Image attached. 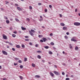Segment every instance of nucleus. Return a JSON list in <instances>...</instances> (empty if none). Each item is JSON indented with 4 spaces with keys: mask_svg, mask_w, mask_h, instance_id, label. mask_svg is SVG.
I'll use <instances>...</instances> for the list:
<instances>
[{
    "mask_svg": "<svg viewBox=\"0 0 80 80\" xmlns=\"http://www.w3.org/2000/svg\"><path fill=\"white\" fill-rule=\"evenodd\" d=\"M29 32L30 35H31V36H33V35H34V34L33 33H35V31L33 29H31V31H29Z\"/></svg>",
    "mask_w": 80,
    "mask_h": 80,
    "instance_id": "1",
    "label": "nucleus"
},
{
    "mask_svg": "<svg viewBox=\"0 0 80 80\" xmlns=\"http://www.w3.org/2000/svg\"><path fill=\"white\" fill-rule=\"evenodd\" d=\"M76 39H77V37H73L71 39V41L72 42H77V40Z\"/></svg>",
    "mask_w": 80,
    "mask_h": 80,
    "instance_id": "2",
    "label": "nucleus"
},
{
    "mask_svg": "<svg viewBox=\"0 0 80 80\" xmlns=\"http://www.w3.org/2000/svg\"><path fill=\"white\" fill-rule=\"evenodd\" d=\"M74 25H76V26H79V25H80V23L78 22H75L74 23Z\"/></svg>",
    "mask_w": 80,
    "mask_h": 80,
    "instance_id": "3",
    "label": "nucleus"
},
{
    "mask_svg": "<svg viewBox=\"0 0 80 80\" xmlns=\"http://www.w3.org/2000/svg\"><path fill=\"white\" fill-rule=\"evenodd\" d=\"M54 73L55 75H60V74L59 73V72L56 71H54Z\"/></svg>",
    "mask_w": 80,
    "mask_h": 80,
    "instance_id": "4",
    "label": "nucleus"
},
{
    "mask_svg": "<svg viewBox=\"0 0 80 80\" xmlns=\"http://www.w3.org/2000/svg\"><path fill=\"white\" fill-rule=\"evenodd\" d=\"M2 53H3V54L4 55H8V53H7V52L5 51H2Z\"/></svg>",
    "mask_w": 80,
    "mask_h": 80,
    "instance_id": "5",
    "label": "nucleus"
},
{
    "mask_svg": "<svg viewBox=\"0 0 80 80\" xmlns=\"http://www.w3.org/2000/svg\"><path fill=\"white\" fill-rule=\"evenodd\" d=\"M3 38H4V39H5V40H7V37L5 35H3Z\"/></svg>",
    "mask_w": 80,
    "mask_h": 80,
    "instance_id": "6",
    "label": "nucleus"
},
{
    "mask_svg": "<svg viewBox=\"0 0 80 80\" xmlns=\"http://www.w3.org/2000/svg\"><path fill=\"white\" fill-rule=\"evenodd\" d=\"M42 39L43 42H46V41L47 40V39H46L45 38H43Z\"/></svg>",
    "mask_w": 80,
    "mask_h": 80,
    "instance_id": "7",
    "label": "nucleus"
},
{
    "mask_svg": "<svg viewBox=\"0 0 80 80\" xmlns=\"http://www.w3.org/2000/svg\"><path fill=\"white\" fill-rule=\"evenodd\" d=\"M50 75H51V76H52V77H53L54 76V74H53V73L50 72Z\"/></svg>",
    "mask_w": 80,
    "mask_h": 80,
    "instance_id": "8",
    "label": "nucleus"
},
{
    "mask_svg": "<svg viewBox=\"0 0 80 80\" xmlns=\"http://www.w3.org/2000/svg\"><path fill=\"white\" fill-rule=\"evenodd\" d=\"M63 29L64 30H67V27H64L63 28Z\"/></svg>",
    "mask_w": 80,
    "mask_h": 80,
    "instance_id": "9",
    "label": "nucleus"
},
{
    "mask_svg": "<svg viewBox=\"0 0 80 80\" xmlns=\"http://www.w3.org/2000/svg\"><path fill=\"white\" fill-rule=\"evenodd\" d=\"M16 47L17 48H20V45H16Z\"/></svg>",
    "mask_w": 80,
    "mask_h": 80,
    "instance_id": "10",
    "label": "nucleus"
},
{
    "mask_svg": "<svg viewBox=\"0 0 80 80\" xmlns=\"http://www.w3.org/2000/svg\"><path fill=\"white\" fill-rule=\"evenodd\" d=\"M60 25L61 26H62L63 27V26H65V24H64V23H61Z\"/></svg>",
    "mask_w": 80,
    "mask_h": 80,
    "instance_id": "11",
    "label": "nucleus"
},
{
    "mask_svg": "<svg viewBox=\"0 0 80 80\" xmlns=\"http://www.w3.org/2000/svg\"><path fill=\"white\" fill-rule=\"evenodd\" d=\"M17 9H18L19 11H20V10H21V8L19 7H17Z\"/></svg>",
    "mask_w": 80,
    "mask_h": 80,
    "instance_id": "12",
    "label": "nucleus"
},
{
    "mask_svg": "<svg viewBox=\"0 0 80 80\" xmlns=\"http://www.w3.org/2000/svg\"><path fill=\"white\" fill-rule=\"evenodd\" d=\"M21 28L22 30H26V28H23V27H22Z\"/></svg>",
    "mask_w": 80,
    "mask_h": 80,
    "instance_id": "13",
    "label": "nucleus"
},
{
    "mask_svg": "<svg viewBox=\"0 0 80 80\" xmlns=\"http://www.w3.org/2000/svg\"><path fill=\"white\" fill-rule=\"evenodd\" d=\"M44 48H46V49H48L49 48V47L48 46H44Z\"/></svg>",
    "mask_w": 80,
    "mask_h": 80,
    "instance_id": "14",
    "label": "nucleus"
},
{
    "mask_svg": "<svg viewBox=\"0 0 80 80\" xmlns=\"http://www.w3.org/2000/svg\"><path fill=\"white\" fill-rule=\"evenodd\" d=\"M36 78H40V76L36 75L35 76Z\"/></svg>",
    "mask_w": 80,
    "mask_h": 80,
    "instance_id": "15",
    "label": "nucleus"
},
{
    "mask_svg": "<svg viewBox=\"0 0 80 80\" xmlns=\"http://www.w3.org/2000/svg\"><path fill=\"white\" fill-rule=\"evenodd\" d=\"M37 57L38 58H39V59H40L41 58V56L40 55H38Z\"/></svg>",
    "mask_w": 80,
    "mask_h": 80,
    "instance_id": "16",
    "label": "nucleus"
},
{
    "mask_svg": "<svg viewBox=\"0 0 80 80\" xmlns=\"http://www.w3.org/2000/svg\"><path fill=\"white\" fill-rule=\"evenodd\" d=\"M32 66L33 67H35V64L34 63H32Z\"/></svg>",
    "mask_w": 80,
    "mask_h": 80,
    "instance_id": "17",
    "label": "nucleus"
},
{
    "mask_svg": "<svg viewBox=\"0 0 80 80\" xmlns=\"http://www.w3.org/2000/svg\"><path fill=\"white\" fill-rule=\"evenodd\" d=\"M75 50H78V47L77 46H76L75 48Z\"/></svg>",
    "mask_w": 80,
    "mask_h": 80,
    "instance_id": "18",
    "label": "nucleus"
},
{
    "mask_svg": "<svg viewBox=\"0 0 80 80\" xmlns=\"http://www.w3.org/2000/svg\"><path fill=\"white\" fill-rule=\"evenodd\" d=\"M6 22L7 23H8V24L9 23H10V21H9L8 20H7Z\"/></svg>",
    "mask_w": 80,
    "mask_h": 80,
    "instance_id": "19",
    "label": "nucleus"
},
{
    "mask_svg": "<svg viewBox=\"0 0 80 80\" xmlns=\"http://www.w3.org/2000/svg\"><path fill=\"white\" fill-rule=\"evenodd\" d=\"M24 61L27 62V58H24Z\"/></svg>",
    "mask_w": 80,
    "mask_h": 80,
    "instance_id": "20",
    "label": "nucleus"
},
{
    "mask_svg": "<svg viewBox=\"0 0 80 80\" xmlns=\"http://www.w3.org/2000/svg\"><path fill=\"white\" fill-rule=\"evenodd\" d=\"M21 46L22 48H25V45L23 44H22Z\"/></svg>",
    "mask_w": 80,
    "mask_h": 80,
    "instance_id": "21",
    "label": "nucleus"
},
{
    "mask_svg": "<svg viewBox=\"0 0 80 80\" xmlns=\"http://www.w3.org/2000/svg\"><path fill=\"white\" fill-rule=\"evenodd\" d=\"M48 53H49V54H50V55H52V52H51V51H49L48 52Z\"/></svg>",
    "mask_w": 80,
    "mask_h": 80,
    "instance_id": "22",
    "label": "nucleus"
},
{
    "mask_svg": "<svg viewBox=\"0 0 80 80\" xmlns=\"http://www.w3.org/2000/svg\"><path fill=\"white\" fill-rule=\"evenodd\" d=\"M12 36L14 38H15V37H16V35H15V34H12Z\"/></svg>",
    "mask_w": 80,
    "mask_h": 80,
    "instance_id": "23",
    "label": "nucleus"
},
{
    "mask_svg": "<svg viewBox=\"0 0 80 80\" xmlns=\"http://www.w3.org/2000/svg\"><path fill=\"white\" fill-rule=\"evenodd\" d=\"M69 45L70 48H72V44H69Z\"/></svg>",
    "mask_w": 80,
    "mask_h": 80,
    "instance_id": "24",
    "label": "nucleus"
},
{
    "mask_svg": "<svg viewBox=\"0 0 80 80\" xmlns=\"http://www.w3.org/2000/svg\"><path fill=\"white\" fill-rule=\"evenodd\" d=\"M19 67L20 68H23V66L22 65H20Z\"/></svg>",
    "mask_w": 80,
    "mask_h": 80,
    "instance_id": "25",
    "label": "nucleus"
},
{
    "mask_svg": "<svg viewBox=\"0 0 80 80\" xmlns=\"http://www.w3.org/2000/svg\"><path fill=\"white\" fill-rule=\"evenodd\" d=\"M16 21V22H19V20H18V19L17 18H16L15 19Z\"/></svg>",
    "mask_w": 80,
    "mask_h": 80,
    "instance_id": "26",
    "label": "nucleus"
},
{
    "mask_svg": "<svg viewBox=\"0 0 80 80\" xmlns=\"http://www.w3.org/2000/svg\"><path fill=\"white\" fill-rule=\"evenodd\" d=\"M27 20L28 22H30V19L29 18H27L26 19Z\"/></svg>",
    "mask_w": 80,
    "mask_h": 80,
    "instance_id": "27",
    "label": "nucleus"
},
{
    "mask_svg": "<svg viewBox=\"0 0 80 80\" xmlns=\"http://www.w3.org/2000/svg\"><path fill=\"white\" fill-rule=\"evenodd\" d=\"M29 9L32 10V6H29Z\"/></svg>",
    "mask_w": 80,
    "mask_h": 80,
    "instance_id": "28",
    "label": "nucleus"
},
{
    "mask_svg": "<svg viewBox=\"0 0 80 80\" xmlns=\"http://www.w3.org/2000/svg\"><path fill=\"white\" fill-rule=\"evenodd\" d=\"M4 18H5V19H6V20H8V18L6 16H4Z\"/></svg>",
    "mask_w": 80,
    "mask_h": 80,
    "instance_id": "29",
    "label": "nucleus"
},
{
    "mask_svg": "<svg viewBox=\"0 0 80 80\" xmlns=\"http://www.w3.org/2000/svg\"><path fill=\"white\" fill-rule=\"evenodd\" d=\"M50 44L51 45H54V43L53 42H51Z\"/></svg>",
    "mask_w": 80,
    "mask_h": 80,
    "instance_id": "30",
    "label": "nucleus"
},
{
    "mask_svg": "<svg viewBox=\"0 0 80 80\" xmlns=\"http://www.w3.org/2000/svg\"><path fill=\"white\" fill-rule=\"evenodd\" d=\"M19 78L21 79V80H22V79L23 78V77H22V76H20Z\"/></svg>",
    "mask_w": 80,
    "mask_h": 80,
    "instance_id": "31",
    "label": "nucleus"
},
{
    "mask_svg": "<svg viewBox=\"0 0 80 80\" xmlns=\"http://www.w3.org/2000/svg\"><path fill=\"white\" fill-rule=\"evenodd\" d=\"M65 39H68V37H67V36H65Z\"/></svg>",
    "mask_w": 80,
    "mask_h": 80,
    "instance_id": "32",
    "label": "nucleus"
},
{
    "mask_svg": "<svg viewBox=\"0 0 80 80\" xmlns=\"http://www.w3.org/2000/svg\"><path fill=\"white\" fill-rule=\"evenodd\" d=\"M30 45L32 46L33 45V43L32 42H30L29 43Z\"/></svg>",
    "mask_w": 80,
    "mask_h": 80,
    "instance_id": "33",
    "label": "nucleus"
},
{
    "mask_svg": "<svg viewBox=\"0 0 80 80\" xmlns=\"http://www.w3.org/2000/svg\"><path fill=\"white\" fill-rule=\"evenodd\" d=\"M18 62L19 63H22V61L21 60H19L18 61Z\"/></svg>",
    "mask_w": 80,
    "mask_h": 80,
    "instance_id": "34",
    "label": "nucleus"
},
{
    "mask_svg": "<svg viewBox=\"0 0 80 80\" xmlns=\"http://www.w3.org/2000/svg\"><path fill=\"white\" fill-rule=\"evenodd\" d=\"M37 53H41L42 52L40 51H37Z\"/></svg>",
    "mask_w": 80,
    "mask_h": 80,
    "instance_id": "35",
    "label": "nucleus"
},
{
    "mask_svg": "<svg viewBox=\"0 0 80 80\" xmlns=\"http://www.w3.org/2000/svg\"><path fill=\"white\" fill-rule=\"evenodd\" d=\"M15 60H19V59L18 58H15Z\"/></svg>",
    "mask_w": 80,
    "mask_h": 80,
    "instance_id": "36",
    "label": "nucleus"
},
{
    "mask_svg": "<svg viewBox=\"0 0 80 80\" xmlns=\"http://www.w3.org/2000/svg\"><path fill=\"white\" fill-rule=\"evenodd\" d=\"M35 47H38V44H36Z\"/></svg>",
    "mask_w": 80,
    "mask_h": 80,
    "instance_id": "37",
    "label": "nucleus"
},
{
    "mask_svg": "<svg viewBox=\"0 0 80 80\" xmlns=\"http://www.w3.org/2000/svg\"><path fill=\"white\" fill-rule=\"evenodd\" d=\"M28 36H25V38H28Z\"/></svg>",
    "mask_w": 80,
    "mask_h": 80,
    "instance_id": "38",
    "label": "nucleus"
},
{
    "mask_svg": "<svg viewBox=\"0 0 80 80\" xmlns=\"http://www.w3.org/2000/svg\"><path fill=\"white\" fill-rule=\"evenodd\" d=\"M9 44H10V45L12 46L13 45V44H12V43L11 42H9Z\"/></svg>",
    "mask_w": 80,
    "mask_h": 80,
    "instance_id": "39",
    "label": "nucleus"
},
{
    "mask_svg": "<svg viewBox=\"0 0 80 80\" xmlns=\"http://www.w3.org/2000/svg\"><path fill=\"white\" fill-rule=\"evenodd\" d=\"M50 36H51V37H52V36H53V33H51L50 34Z\"/></svg>",
    "mask_w": 80,
    "mask_h": 80,
    "instance_id": "40",
    "label": "nucleus"
},
{
    "mask_svg": "<svg viewBox=\"0 0 80 80\" xmlns=\"http://www.w3.org/2000/svg\"><path fill=\"white\" fill-rule=\"evenodd\" d=\"M25 41H29V39H25Z\"/></svg>",
    "mask_w": 80,
    "mask_h": 80,
    "instance_id": "41",
    "label": "nucleus"
},
{
    "mask_svg": "<svg viewBox=\"0 0 80 80\" xmlns=\"http://www.w3.org/2000/svg\"><path fill=\"white\" fill-rule=\"evenodd\" d=\"M38 5H42V3H38Z\"/></svg>",
    "mask_w": 80,
    "mask_h": 80,
    "instance_id": "42",
    "label": "nucleus"
},
{
    "mask_svg": "<svg viewBox=\"0 0 80 80\" xmlns=\"http://www.w3.org/2000/svg\"><path fill=\"white\" fill-rule=\"evenodd\" d=\"M66 80H70L69 78H66Z\"/></svg>",
    "mask_w": 80,
    "mask_h": 80,
    "instance_id": "43",
    "label": "nucleus"
},
{
    "mask_svg": "<svg viewBox=\"0 0 80 80\" xmlns=\"http://www.w3.org/2000/svg\"><path fill=\"white\" fill-rule=\"evenodd\" d=\"M43 18H42V19H40L39 20V21H40H40H42V20H43Z\"/></svg>",
    "mask_w": 80,
    "mask_h": 80,
    "instance_id": "44",
    "label": "nucleus"
},
{
    "mask_svg": "<svg viewBox=\"0 0 80 80\" xmlns=\"http://www.w3.org/2000/svg\"><path fill=\"white\" fill-rule=\"evenodd\" d=\"M12 50L13 51H15V49L13 48H12Z\"/></svg>",
    "mask_w": 80,
    "mask_h": 80,
    "instance_id": "45",
    "label": "nucleus"
},
{
    "mask_svg": "<svg viewBox=\"0 0 80 80\" xmlns=\"http://www.w3.org/2000/svg\"><path fill=\"white\" fill-rule=\"evenodd\" d=\"M38 37H39V38H41L42 37V35H38Z\"/></svg>",
    "mask_w": 80,
    "mask_h": 80,
    "instance_id": "46",
    "label": "nucleus"
},
{
    "mask_svg": "<svg viewBox=\"0 0 80 80\" xmlns=\"http://www.w3.org/2000/svg\"><path fill=\"white\" fill-rule=\"evenodd\" d=\"M45 12H47V9H45Z\"/></svg>",
    "mask_w": 80,
    "mask_h": 80,
    "instance_id": "47",
    "label": "nucleus"
},
{
    "mask_svg": "<svg viewBox=\"0 0 80 80\" xmlns=\"http://www.w3.org/2000/svg\"><path fill=\"white\" fill-rule=\"evenodd\" d=\"M49 8H52V5H49Z\"/></svg>",
    "mask_w": 80,
    "mask_h": 80,
    "instance_id": "48",
    "label": "nucleus"
},
{
    "mask_svg": "<svg viewBox=\"0 0 80 80\" xmlns=\"http://www.w3.org/2000/svg\"><path fill=\"white\" fill-rule=\"evenodd\" d=\"M13 33H15V34H16V33H17V32L16 31H14V32H13Z\"/></svg>",
    "mask_w": 80,
    "mask_h": 80,
    "instance_id": "49",
    "label": "nucleus"
},
{
    "mask_svg": "<svg viewBox=\"0 0 80 80\" xmlns=\"http://www.w3.org/2000/svg\"><path fill=\"white\" fill-rule=\"evenodd\" d=\"M62 74L63 75H65V73L64 72H62Z\"/></svg>",
    "mask_w": 80,
    "mask_h": 80,
    "instance_id": "50",
    "label": "nucleus"
},
{
    "mask_svg": "<svg viewBox=\"0 0 80 80\" xmlns=\"http://www.w3.org/2000/svg\"><path fill=\"white\" fill-rule=\"evenodd\" d=\"M40 42H43V41L42 40H40Z\"/></svg>",
    "mask_w": 80,
    "mask_h": 80,
    "instance_id": "51",
    "label": "nucleus"
},
{
    "mask_svg": "<svg viewBox=\"0 0 80 80\" xmlns=\"http://www.w3.org/2000/svg\"><path fill=\"white\" fill-rule=\"evenodd\" d=\"M5 43H9V42H8V41H6Z\"/></svg>",
    "mask_w": 80,
    "mask_h": 80,
    "instance_id": "52",
    "label": "nucleus"
},
{
    "mask_svg": "<svg viewBox=\"0 0 80 80\" xmlns=\"http://www.w3.org/2000/svg\"><path fill=\"white\" fill-rule=\"evenodd\" d=\"M66 34H67V35H69V32H67L66 33Z\"/></svg>",
    "mask_w": 80,
    "mask_h": 80,
    "instance_id": "53",
    "label": "nucleus"
},
{
    "mask_svg": "<svg viewBox=\"0 0 80 80\" xmlns=\"http://www.w3.org/2000/svg\"><path fill=\"white\" fill-rule=\"evenodd\" d=\"M6 2V4H8V2H7V1H5Z\"/></svg>",
    "mask_w": 80,
    "mask_h": 80,
    "instance_id": "54",
    "label": "nucleus"
},
{
    "mask_svg": "<svg viewBox=\"0 0 80 80\" xmlns=\"http://www.w3.org/2000/svg\"><path fill=\"white\" fill-rule=\"evenodd\" d=\"M14 65H15V66H16V65H17L18 64L17 63H14Z\"/></svg>",
    "mask_w": 80,
    "mask_h": 80,
    "instance_id": "55",
    "label": "nucleus"
},
{
    "mask_svg": "<svg viewBox=\"0 0 80 80\" xmlns=\"http://www.w3.org/2000/svg\"><path fill=\"white\" fill-rule=\"evenodd\" d=\"M10 20L11 21H13V19L12 18H10Z\"/></svg>",
    "mask_w": 80,
    "mask_h": 80,
    "instance_id": "56",
    "label": "nucleus"
},
{
    "mask_svg": "<svg viewBox=\"0 0 80 80\" xmlns=\"http://www.w3.org/2000/svg\"><path fill=\"white\" fill-rule=\"evenodd\" d=\"M53 48L54 50H56V48L54 47H53Z\"/></svg>",
    "mask_w": 80,
    "mask_h": 80,
    "instance_id": "57",
    "label": "nucleus"
},
{
    "mask_svg": "<svg viewBox=\"0 0 80 80\" xmlns=\"http://www.w3.org/2000/svg\"><path fill=\"white\" fill-rule=\"evenodd\" d=\"M75 12H77V9H75Z\"/></svg>",
    "mask_w": 80,
    "mask_h": 80,
    "instance_id": "58",
    "label": "nucleus"
},
{
    "mask_svg": "<svg viewBox=\"0 0 80 80\" xmlns=\"http://www.w3.org/2000/svg\"><path fill=\"white\" fill-rule=\"evenodd\" d=\"M18 32H19L20 33H22V32L21 31H19Z\"/></svg>",
    "mask_w": 80,
    "mask_h": 80,
    "instance_id": "59",
    "label": "nucleus"
},
{
    "mask_svg": "<svg viewBox=\"0 0 80 80\" xmlns=\"http://www.w3.org/2000/svg\"><path fill=\"white\" fill-rule=\"evenodd\" d=\"M54 67L55 68H57V66H56V65H54Z\"/></svg>",
    "mask_w": 80,
    "mask_h": 80,
    "instance_id": "60",
    "label": "nucleus"
},
{
    "mask_svg": "<svg viewBox=\"0 0 80 80\" xmlns=\"http://www.w3.org/2000/svg\"><path fill=\"white\" fill-rule=\"evenodd\" d=\"M3 80H7V78H3Z\"/></svg>",
    "mask_w": 80,
    "mask_h": 80,
    "instance_id": "61",
    "label": "nucleus"
},
{
    "mask_svg": "<svg viewBox=\"0 0 80 80\" xmlns=\"http://www.w3.org/2000/svg\"><path fill=\"white\" fill-rule=\"evenodd\" d=\"M60 17H62V15L61 14H60Z\"/></svg>",
    "mask_w": 80,
    "mask_h": 80,
    "instance_id": "62",
    "label": "nucleus"
},
{
    "mask_svg": "<svg viewBox=\"0 0 80 80\" xmlns=\"http://www.w3.org/2000/svg\"><path fill=\"white\" fill-rule=\"evenodd\" d=\"M15 5L16 6H18V4H15Z\"/></svg>",
    "mask_w": 80,
    "mask_h": 80,
    "instance_id": "63",
    "label": "nucleus"
},
{
    "mask_svg": "<svg viewBox=\"0 0 80 80\" xmlns=\"http://www.w3.org/2000/svg\"><path fill=\"white\" fill-rule=\"evenodd\" d=\"M74 77V76L73 75H71V77Z\"/></svg>",
    "mask_w": 80,
    "mask_h": 80,
    "instance_id": "64",
    "label": "nucleus"
}]
</instances>
